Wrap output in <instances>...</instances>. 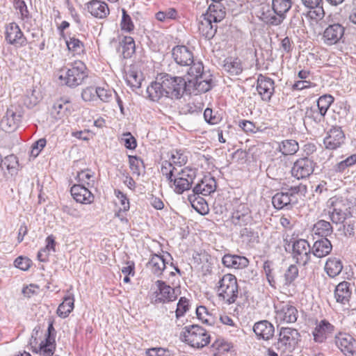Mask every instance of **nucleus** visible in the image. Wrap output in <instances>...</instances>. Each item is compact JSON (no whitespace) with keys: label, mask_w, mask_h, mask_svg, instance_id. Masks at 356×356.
Masks as SVG:
<instances>
[{"label":"nucleus","mask_w":356,"mask_h":356,"mask_svg":"<svg viewBox=\"0 0 356 356\" xmlns=\"http://www.w3.org/2000/svg\"><path fill=\"white\" fill-rule=\"evenodd\" d=\"M86 69V65L81 61H75L69 68H62L58 74L60 83L70 87L80 85L87 76Z\"/></svg>","instance_id":"f257e3e1"},{"label":"nucleus","mask_w":356,"mask_h":356,"mask_svg":"<svg viewBox=\"0 0 356 356\" xmlns=\"http://www.w3.org/2000/svg\"><path fill=\"white\" fill-rule=\"evenodd\" d=\"M218 297L230 305L236 300L238 295V286L236 277L232 274L224 275L219 280L217 286Z\"/></svg>","instance_id":"f03ea898"},{"label":"nucleus","mask_w":356,"mask_h":356,"mask_svg":"<svg viewBox=\"0 0 356 356\" xmlns=\"http://www.w3.org/2000/svg\"><path fill=\"white\" fill-rule=\"evenodd\" d=\"M195 170L191 168H181L168 182L170 187L177 194H182L188 191L193 184Z\"/></svg>","instance_id":"7ed1b4c3"},{"label":"nucleus","mask_w":356,"mask_h":356,"mask_svg":"<svg viewBox=\"0 0 356 356\" xmlns=\"http://www.w3.org/2000/svg\"><path fill=\"white\" fill-rule=\"evenodd\" d=\"M327 213L333 223H343L348 218L350 217V208L342 200L332 197L327 202Z\"/></svg>","instance_id":"20e7f679"},{"label":"nucleus","mask_w":356,"mask_h":356,"mask_svg":"<svg viewBox=\"0 0 356 356\" xmlns=\"http://www.w3.org/2000/svg\"><path fill=\"white\" fill-rule=\"evenodd\" d=\"M163 83L167 87L166 97L170 99H179L187 90L188 83L186 81L180 76L172 77L168 74L162 75Z\"/></svg>","instance_id":"39448f33"},{"label":"nucleus","mask_w":356,"mask_h":356,"mask_svg":"<svg viewBox=\"0 0 356 356\" xmlns=\"http://www.w3.org/2000/svg\"><path fill=\"white\" fill-rule=\"evenodd\" d=\"M274 308L277 322L291 323L296 321L298 310L290 302H278L275 303Z\"/></svg>","instance_id":"423d86ee"},{"label":"nucleus","mask_w":356,"mask_h":356,"mask_svg":"<svg viewBox=\"0 0 356 356\" xmlns=\"http://www.w3.org/2000/svg\"><path fill=\"white\" fill-rule=\"evenodd\" d=\"M157 290L154 292V303H161L174 301L177 299L179 289L172 288L164 282L158 280L156 282Z\"/></svg>","instance_id":"0eeeda50"},{"label":"nucleus","mask_w":356,"mask_h":356,"mask_svg":"<svg viewBox=\"0 0 356 356\" xmlns=\"http://www.w3.org/2000/svg\"><path fill=\"white\" fill-rule=\"evenodd\" d=\"M311 247L305 239H298L293 243L292 256L296 263L305 266L310 259Z\"/></svg>","instance_id":"6e6552de"},{"label":"nucleus","mask_w":356,"mask_h":356,"mask_svg":"<svg viewBox=\"0 0 356 356\" xmlns=\"http://www.w3.org/2000/svg\"><path fill=\"white\" fill-rule=\"evenodd\" d=\"M314 162L305 157L297 160L291 169L292 175L298 179L309 177L314 171Z\"/></svg>","instance_id":"1a4fd4ad"},{"label":"nucleus","mask_w":356,"mask_h":356,"mask_svg":"<svg viewBox=\"0 0 356 356\" xmlns=\"http://www.w3.org/2000/svg\"><path fill=\"white\" fill-rule=\"evenodd\" d=\"M344 31V27L338 23L328 26L323 33V42L327 45L338 43L342 38Z\"/></svg>","instance_id":"9d476101"},{"label":"nucleus","mask_w":356,"mask_h":356,"mask_svg":"<svg viewBox=\"0 0 356 356\" xmlns=\"http://www.w3.org/2000/svg\"><path fill=\"white\" fill-rule=\"evenodd\" d=\"M21 118L20 111H15L13 107L9 108L1 121V127L6 132H13L18 127Z\"/></svg>","instance_id":"9b49d317"},{"label":"nucleus","mask_w":356,"mask_h":356,"mask_svg":"<svg viewBox=\"0 0 356 356\" xmlns=\"http://www.w3.org/2000/svg\"><path fill=\"white\" fill-rule=\"evenodd\" d=\"M345 135L341 127H333L327 131L323 143L326 149H336L343 143Z\"/></svg>","instance_id":"f8f14e48"},{"label":"nucleus","mask_w":356,"mask_h":356,"mask_svg":"<svg viewBox=\"0 0 356 356\" xmlns=\"http://www.w3.org/2000/svg\"><path fill=\"white\" fill-rule=\"evenodd\" d=\"M165 87L167 86L163 83L162 75L156 77V80L147 88V97L153 102H158L162 98L166 97L167 92Z\"/></svg>","instance_id":"ddd939ff"},{"label":"nucleus","mask_w":356,"mask_h":356,"mask_svg":"<svg viewBox=\"0 0 356 356\" xmlns=\"http://www.w3.org/2000/svg\"><path fill=\"white\" fill-rule=\"evenodd\" d=\"M232 222L236 226H245L251 222L252 217L248 207L245 204H239L232 213Z\"/></svg>","instance_id":"4468645a"},{"label":"nucleus","mask_w":356,"mask_h":356,"mask_svg":"<svg viewBox=\"0 0 356 356\" xmlns=\"http://www.w3.org/2000/svg\"><path fill=\"white\" fill-rule=\"evenodd\" d=\"M274 81L270 78L260 75L257 79V90L262 100L268 102L274 93Z\"/></svg>","instance_id":"2eb2a0df"},{"label":"nucleus","mask_w":356,"mask_h":356,"mask_svg":"<svg viewBox=\"0 0 356 356\" xmlns=\"http://www.w3.org/2000/svg\"><path fill=\"white\" fill-rule=\"evenodd\" d=\"M85 6L88 12L95 18L105 19L110 13L108 4L100 0H91Z\"/></svg>","instance_id":"dca6fc26"},{"label":"nucleus","mask_w":356,"mask_h":356,"mask_svg":"<svg viewBox=\"0 0 356 356\" xmlns=\"http://www.w3.org/2000/svg\"><path fill=\"white\" fill-rule=\"evenodd\" d=\"M70 192L76 202L89 204L94 201L95 197L92 193L82 184H74Z\"/></svg>","instance_id":"f3484780"},{"label":"nucleus","mask_w":356,"mask_h":356,"mask_svg":"<svg viewBox=\"0 0 356 356\" xmlns=\"http://www.w3.org/2000/svg\"><path fill=\"white\" fill-rule=\"evenodd\" d=\"M6 40L16 46H24L26 44V38L21 31L19 26L15 23L9 24L6 29Z\"/></svg>","instance_id":"a211bd4d"},{"label":"nucleus","mask_w":356,"mask_h":356,"mask_svg":"<svg viewBox=\"0 0 356 356\" xmlns=\"http://www.w3.org/2000/svg\"><path fill=\"white\" fill-rule=\"evenodd\" d=\"M172 57L180 65L188 66L193 63V54L186 46H177L172 49Z\"/></svg>","instance_id":"6ab92c4d"},{"label":"nucleus","mask_w":356,"mask_h":356,"mask_svg":"<svg viewBox=\"0 0 356 356\" xmlns=\"http://www.w3.org/2000/svg\"><path fill=\"white\" fill-rule=\"evenodd\" d=\"M335 343L346 355H353L356 350V340L353 335L336 336Z\"/></svg>","instance_id":"aec40b11"},{"label":"nucleus","mask_w":356,"mask_h":356,"mask_svg":"<svg viewBox=\"0 0 356 356\" xmlns=\"http://www.w3.org/2000/svg\"><path fill=\"white\" fill-rule=\"evenodd\" d=\"M216 188V180L213 177L206 176L198 182L193 189L195 194L208 195L214 192Z\"/></svg>","instance_id":"412c9836"},{"label":"nucleus","mask_w":356,"mask_h":356,"mask_svg":"<svg viewBox=\"0 0 356 356\" xmlns=\"http://www.w3.org/2000/svg\"><path fill=\"white\" fill-rule=\"evenodd\" d=\"M352 294L350 283L342 282L339 283L335 289L334 297L337 302L345 305L350 300Z\"/></svg>","instance_id":"4be33fe9"},{"label":"nucleus","mask_w":356,"mask_h":356,"mask_svg":"<svg viewBox=\"0 0 356 356\" xmlns=\"http://www.w3.org/2000/svg\"><path fill=\"white\" fill-rule=\"evenodd\" d=\"M297 200L295 195L288 192L277 193L272 198V203L275 208L282 209L289 207L291 204L296 203Z\"/></svg>","instance_id":"5701e85b"},{"label":"nucleus","mask_w":356,"mask_h":356,"mask_svg":"<svg viewBox=\"0 0 356 356\" xmlns=\"http://www.w3.org/2000/svg\"><path fill=\"white\" fill-rule=\"evenodd\" d=\"M198 30L202 36L209 40L215 35L217 31V25L211 19L202 15L198 24Z\"/></svg>","instance_id":"b1692460"},{"label":"nucleus","mask_w":356,"mask_h":356,"mask_svg":"<svg viewBox=\"0 0 356 356\" xmlns=\"http://www.w3.org/2000/svg\"><path fill=\"white\" fill-rule=\"evenodd\" d=\"M225 9L221 3H211L206 13L202 14V15L211 19L214 24L222 21L225 18Z\"/></svg>","instance_id":"393cba45"},{"label":"nucleus","mask_w":356,"mask_h":356,"mask_svg":"<svg viewBox=\"0 0 356 356\" xmlns=\"http://www.w3.org/2000/svg\"><path fill=\"white\" fill-rule=\"evenodd\" d=\"M222 262L226 267L235 269L245 268L249 264L248 259L245 257L229 254L224 255Z\"/></svg>","instance_id":"a878e982"},{"label":"nucleus","mask_w":356,"mask_h":356,"mask_svg":"<svg viewBox=\"0 0 356 356\" xmlns=\"http://www.w3.org/2000/svg\"><path fill=\"white\" fill-rule=\"evenodd\" d=\"M332 249L331 242L327 238H321L314 243L312 253L315 257L322 258L329 254Z\"/></svg>","instance_id":"bb28decb"},{"label":"nucleus","mask_w":356,"mask_h":356,"mask_svg":"<svg viewBox=\"0 0 356 356\" xmlns=\"http://www.w3.org/2000/svg\"><path fill=\"white\" fill-rule=\"evenodd\" d=\"M147 268L157 277L162 275L165 270V261L162 256L159 254H153L149 261L147 264Z\"/></svg>","instance_id":"cd10ccee"},{"label":"nucleus","mask_w":356,"mask_h":356,"mask_svg":"<svg viewBox=\"0 0 356 356\" xmlns=\"http://www.w3.org/2000/svg\"><path fill=\"white\" fill-rule=\"evenodd\" d=\"M298 149V143L292 139H286L278 143L276 149L283 156L294 155Z\"/></svg>","instance_id":"c85d7f7f"},{"label":"nucleus","mask_w":356,"mask_h":356,"mask_svg":"<svg viewBox=\"0 0 356 356\" xmlns=\"http://www.w3.org/2000/svg\"><path fill=\"white\" fill-rule=\"evenodd\" d=\"M125 80L133 90L140 88L143 76L141 72L136 70L134 67H131L125 74Z\"/></svg>","instance_id":"c756f323"},{"label":"nucleus","mask_w":356,"mask_h":356,"mask_svg":"<svg viewBox=\"0 0 356 356\" xmlns=\"http://www.w3.org/2000/svg\"><path fill=\"white\" fill-rule=\"evenodd\" d=\"M193 85L195 88V90L197 92H206L212 88V79L203 76L202 77L197 78V79H189L188 81V86L190 87Z\"/></svg>","instance_id":"7c9ffc66"},{"label":"nucleus","mask_w":356,"mask_h":356,"mask_svg":"<svg viewBox=\"0 0 356 356\" xmlns=\"http://www.w3.org/2000/svg\"><path fill=\"white\" fill-rule=\"evenodd\" d=\"M223 68L230 75H238L243 71L241 61L238 58H227L224 61Z\"/></svg>","instance_id":"2f4dec72"},{"label":"nucleus","mask_w":356,"mask_h":356,"mask_svg":"<svg viewBox=\"0 0 356 356\" xmlns=\"http://www.w3.org/2000/svg\"><path fill=\"white\" fill-rule=\"evenodd\" d=\"M184 341L194 348H203L210 342V335H183Z\"/></svg>","instance_id":"473e14b6"},{"label":"nucleus","mask_w":356,"mask_h":356,"mask_svg":"<svg viewBox=\"0 0 356 356\" xmlns=\"http://www.w3.org/2000/svg\"><path fill=\"white\" fill-rule=\"evenodd\" d=\"M342 269L343 265L341 260L336 257L329 258L325 265V270L330 277L337 276Z\"/></svg>","instance_id":"72a5a7b5"},{"label":"nucleus","mask_w":356,"mask_h":356,"mask_svg":"<svg viewBox=\"0 0 356 356\" xmlns=\"http://www.w3.org/2000/svg\"><path fill=\"white\" fill-rule=\"evenodd\" d=\"M306 117L312 120L316 124L326 122L330 124L328 117L323 113L316 106H312L306 111Z\"/></svg>","instance_id":"f704fd0d"},{"label":"nucleus","mask_w":356,"mask_h":356,"mask_svg":"<svg viewBox=\"0 0 356 356\" xmlns=\"http://www.w3.org/2000/svg\"><path fill=\"white\" fill-rule=\"evenodd\" d=\"M313 232L322 238H327L332 234L333 228L328 221L320 220L314 224Z\"/></svg>","instance_id":"c9c22d12"},{"label":"nucleus","mask_w":356,"mask_h":356,"mask_svg":"<svg viewBox=\"0 0 356 356\" xmlns=\"http://www.w3.org/2000/svg\"><path fill=\"white\" fill-rule=\"evenodd\" d=\"M65 42L68 50L73 54V55H81L84 52L85 48L82 41L76 38L74 35L65 38Z\"/></svg>","instance_id":"e433bc0d"},{"label":"nucleus","mask_w":356,"mask_h":356,"mask_svg":"<svg viewBox=\"0 0 356 356\" xmlns=\"http://www.w3.org/2000/svg\"><path fill=\"white\" fill-rule=\"evenodd\" d=\"M199 194L193 193L188 195V199L192 207L200 214H206L208 211V205L204 200L199 196Z\"/></svg>","instance_id":"4c0bfd02"},{"label":"nucleus","mask_w":356,"mask_h":356,"mask_svg":"<svg viewBox=\"0 0 356 356\" xmlns=\"http://www.w3.org/2000/svg\"><path fill=\"white\" fill-rule=\"evenodd\" d=\"M56 349L54 335H47L45 341L40 344V351L43 356H52Z\"/></svg>","instance_id":"58836bf2"},{"label":"nucleus","mask_w":356,"mask_h":356,"mask_svg":"<svg viewBox=\"0 0 356 356\" xmlns=\"http://www.w3.org/2000/svg\"><path fill=\"white\" fill-rule=\"evenodd\" d=\"M74 302L73 296H67L65 297L63 302L58 307V315L62 318L67 317L74 309Z\"/></svg>","instance_id":"ea45409f"},{"label":"nucleus","mask_w":356,"mask_h":356,"mask_svg":"<svg viewBox=\"0 0 356 356\" xmlns=\"http://www.w3.org/2000/svg\"><path fill=\"white\" fill-rule=\"evenodd\" d=\"M272 6L277 15L284 17V15L291 7V0H273Z\"/></svg>","instance_id":"a19ab883"},{"label":"nucleus","mask_w":356,"mask_h":356,"mask_svg":"<svg viewBox=\"0 0 356 356\" xmlns=\"http://www.w3.org/2000/svg\"><path fill=\"white\" fill-rule=\"evenodd\" d=\"M95 173L89 170L86 169L79 172L76 176L78 181L81 183L82 185H87L88 186H92L94 184Z\"/></svg>","instance_id":"79ce46f5"},{"label":"nucleus","mask_w":356,"mask_h":356,"mask_svg":"<svg viewBox=\"0 0 356 356\" xmlns=\"http://www.w3.org/2000/svg\"><path fill=\"white\" fill-rule=\"evenodd\" d=\"M334 102V97L330 95H324L321 96L316 103V106L321 109V111L325 113L327 117L330 115L328 110L331 104Z\"/></svg>","instance_id":"37998d69"},{"label":"nucleus","mask_w":356,"mask_h":356,"mask_svg":"<svg viewBox=\"0 0 356 356\" xmlns=\"http://www.w3.org/2000/svg\"><path fill=\"white\" fill-rule=\"evenodd\" d=\"M179 170V169L177 167L173 165L172 162L168 161L162 162L161 171L168 182L170 180L172 181V177H175V175Z\"/></svg>","instance_id":"c03bdc74"},{"label":"nucleus","mask_w":356,"mask_h":356,"mask_svg":"<svg viewBox=\"0 0 356 356\" xmlns=\"http://www.w3.org/2000/svg\"><path fill=\"white\" fill-rule=\"evenodd\" d=\"M261 18L267 24L277 26L282 22L284 17L282 15H277L273 10V11L268 10L267 12H264Z\"/></svg>","instance_id":"a18cd8bd"},{"label":"nucleus","mask_w":356,"mask_h":356,"mask_svg":"<svg viewBox=\"0 0 356 356\" xmlns=\"http://www.w3.org/2000/svg\"><path fill=\"white\" fill-rule=\"evenodd\" d=\"M253 331L254 334H273L274 327L269 321L264 320L254 324Z\"/></svg>","instance_id":"49530a36"},{"label":"nucleus","mask_w":356,"mask_h":356,"mask_svg":"<svg viewBox=\"0 0 356 356\" xmlns=\"http://www.w3.org/2000/svg\"><path fill=\"white\" fill-rule=\"evenodd\" d=\"M122 54L124 58L130 57L135 51V42L133 38L125 36L121 42Z\"/></svg>","instance_id":"de8ad7c7"},{"label":"nucleus","mask_w":356,"mask_h":356,"mask_svg":"<svg viewBox=\"0 0 356 356\" xmlns=\"http://www.w3.org/2000/svg\"><path fill=\"white\" fill-rule=\"evenodd\" d=\"M156 18L160 22H165L168 19H175L177 16V11L173 8H170L163 11L156 13Z\"/></svg>","instance_id":"09e8293b"},{"label":"nucleus","mask_w":356,"mask_h":356,"mask_svg":"<svg viewBox=\"0 0 356 356\" xmlns=\"http://www.w3.org/2000/svg\"><path fill=\"white\" fill-rule=\"evenodd\" d=\"M192 64L188 72V75L191 77V79H197V78L205 76L203 74L204 66L201 62L193 61Z\"/></svg>","instance_id":"8fccbe9b"},{"label":"nucleus","mask_w":356,"mask_h":356,"mask_svg":"<svg viewBox=\"0 0 356 356\" xmlns=\"http://www.w3.org/2000/svg\"><path fill=\"white\" fill-rule=\"evenodd\" d=\"M97 96L104 102H109L113 99V96H117V93L113 90L106 89L104 88H97Z\"/></svg>","instance_id":"3c124183"},{"label":"nucleus","mask_w":356,"mask_h":356,"mask_svg":"<svg viewBox=\"0 0 356 356\" xmlns=\"http://www.w3.org/2000/svg\"><path fill=\"white\" fill-rule=\"evenodd\" d=\"M196 315L199 320L203 323L211 325L213 318L204 306H199L196 308Z\"/></svg>","instance_id":"603ef678"},{"label":"nucleus","mask_w":356,"mask_h":356,"mask_svg":"<svg viewBox=\"0 0 356 356\" xmlns=\"http://www.w3.org/2000/svg\"><path fill=\"white\" fill-rule=\"evenodd\" d=\"M120 26L122 31L128 33L131 32L134 29V25L132 19L124 9H122V17L120 22Z\"/></svg>","instance_id":"864d4df0"},{"label":"nucleus","mask_w":356,"mask_h":356,"mask_svg":"<svg viewBox=\"0 0 356 356\" xmlns=\"http://www.w3.org/2000/svg\"><path fill=\"white\" fill-rule=\"evenodd\" d=\"M212 347L220 353L229 352L233 348L232 343L226 341L223 339H217L212 344Z\"/></svg>","instance_id":"5fc2aeb1"},{"label":"nucleus","mask_w":356,"mask_h":356,"mask_svg":"<svg viewBox=\"0 0 356 356\" xmlns=\"http://www.w3.org/2000/svg\"><path fill=\"white\" fill-rule=\"evenodd\" d=\"M315 331L318 334H329L334 331V326L327 320H322L316 325Z\"/></svg>","instance_id":"6e6d98bb"},{"label":"nucleus","mask_w":356,"mask_h":356,"mask_svg":"<svg viewBox=\"0 0 356 356\" xmlns=\"http://www.w3.org/2000/svg\"><path fill=\"white\" fill-rule=\"evenodd\" d=\"M188 300L185 297H181L177 305V309L175 311L177 318L179 319L184 316L186 311L188 310Z\"/></svg>","instance_id":"4d7b16f0"},{"label":"nucleus","mask_w":356,"mask_h":356,"mask_svg":"<svg viewBox=\"0 0 356 356\" xmlns=\"http://www.w3.org/2000/svg\"><path fill=\"white\" fill-rule=\"evenodd\" d=\"M129 162L130 169L134 175L139 176L140 175V169L143 166V161L139 159L137 156H129Z\"/></svg>","instance_id":"13d9d810"},{"label":"nucleus","mask_w":356,"mask_h":356,"mask_svg":"<svg viewBox=\"0 0 356 356\" xmlns=\"http://www.w3.org/2000/svg\"><path fill=\"white\" fill-rule=\"evenodd\" d=\"M170 162L173 163L179 169L181 168V166L186 163L187 157L180 152L176 151L175 154H172Z\"/></svg>","instance_id":"bf43d9fd"},{"label":"nucleus","mask_w":356,"mask_h":356,"mask_svg":"<svg viewBox=\"0 0 356 356\" xmlns=\"http://www.w3.org/2000/svg\"><path fill=\"white\" fill-rule=\"evenodd\" d=\"M69 104L70 102L68 100L63 99H60L54 104L53 108L57 112L60 118L64 115L65 112L69 111Z\"/></svg>","instance_id":"052dcab7"},{"label":"nucleus","mask_w":356,"mask_h":356,"mask_svg":"<svg viewBox=\"0 0 356 356\" xmlns=\"http://www.w3.org/2000/svg\"><path fill=\"white\" fill-rule=\"evenodd\" d=\"M115 194L116 197H118V199L120 200V204H121V207L120 208V211L116 213L117 216H120V212L121 211H127L129 209V200L127 199V197H126V195L123 193H122L120 191H119V190L115 191Z\"/></svg>","instance_id":"680f3d73"},{"label":"nucleus","mask_w":356,"mask_h":356,"mask_svg":"<svg viewBox=\"0 0 356 356\" xmlns=\"http://www.w3.org/2000/svg\"><path fill=\"white\" fill-rule=\"evenodd\" d=\"M310 9L307 15L311 19L318 22L324 17L325 12L321 5Z\"/></svg>","instance_id":"e2e57ef3"},{"label":"nucleus","mask_w":356,"mask_h":356,"mask_svg":"<svg viewBox=\"0 0 356 356\" xmlns=\"http://www.w3.org/2000/svg\"><path fill=\"white\" fill-rule=\"evenodd\" d=\"M121 141L127 149H134L136 147V140L129 132L122 134Z\"/></svg>","instance_id":"0e129e2a"},{"label":"nucleus","mask_w":356,"mask_h":356,"mask_svg":"<svg viewBox=\"0 0 356 356\" xmlns=\"http://www.w3.org/2000/svg\"><path fill=\"white\" fill-rule=\"evenodd\" d=\"M14 7L17 10H19L21 18L22 19L29 17V10L25 2L23 0H15Z\"/></svg>","instance_id":"69168bd1"},{"label":"nucleus","mask_w":356,"mask_h":356,"mask_svg":"<svg viewBox=\"0 0 356 356\" xmlns=\"http://www.w3.org/2000/svg\"><path fill=\"white\" fill-rule=\"evenodd\" d=\"M47 143L45 138H40L35 142L31 147V155L33 157L38 156L42 149L45 147Z\"/></svg>","instance_id":"338daca9"},{"label":"nucleus","mask_w":356,"mask_h":356,"mask_svg":"<svg viewBox=\"0 0 356 356\" xmlns=\"http://www.w3.org/2000/svg\"><path fill=\"white\" fill-rule=\"evenodd\" d=\"M298 270L294 265H291L284 274L286 283H291L298 276Z\"/></svg>","instance_id":"774afa93"}]
</instances>
